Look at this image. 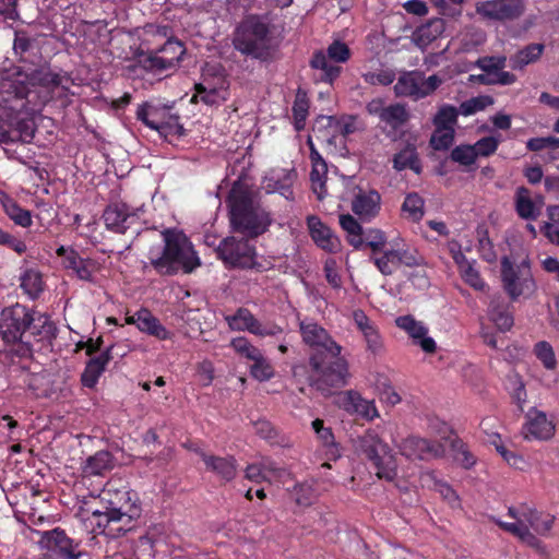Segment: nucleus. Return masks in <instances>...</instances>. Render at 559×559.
Masks as SVG:
<instances>
[{
	"label": "nucleus",
	"mask_w": 559,
	"mask_h": 559,
	"mask_svg": "<svg viewBox=\"0 0 559 559\" xmlns=\"http://www.w3.org/2000/svg\"><path fill=\"white\" fill-rule=\"evenodd\" d=\"M254 431L262 439H265L271 444L278 443V432L275 427L266 419H259L253 423Z\"/></svg>",
	"instance_id": "nucleus-64"
},
{
	"label": "nucleus",
	"mask_w": 559,
	"mask_h": 559,
	"mask_svg": "<svg viewBox=\"0 0 559 559\" xmlns=\"http://www.w3.org/2000/svg\"><path fill=\"white\" fill-rule=\"evenodd\" d=\"M103 219L108 229L119 234H126L138 223L136 215L128 213L127 206L118 203L109 204L105 209Z\"/></svg>",
	"instance_id": "nucleus-24"
},
{
	"label": "nucleus",
	"mask_w": 559,
	"mask_h": 559,
	"mask_svg": "<svg viewBox=\"0 0 559 559\" xmlns=\"http://www.w3.org/2000/svg\"><path fill=\"white\" fill-rule=\"evenodd\" d=\"M546 211L548 222H545L542 230L549 241L559 246V204L549 205Z\"/></svg>",
	"instance_id": "nucleus-49"
},
{
	"label": "nucleus",
	"mask_w": 559,
	"mask_h": 559,
	"mask_svg": "<svg viewBox=\"0 0 559 559\" xmlns=\"http://www.w3.org/2000/svg\"><path fill=\"white\" fill-rule=\"evenodd\" d=\"M142 87L168 78L186 53L183 44L173 36L169 25L146 24L142 27Z\"/></svg>",
	"instance_id": "nucleus-2"
},
{
	"label": "nucleus",
	"mask_w": 559,
	"mask_h": 559,
	"mask_svg": "<svg viewBox=\"0 0 559 559\" xmlns=\"http://www.w3.org/2000/svg\"><path fill=\"white\" fill-rule=\"evenodd\" d=\"M215 252L227 270L263 273L273 267V263L267 258L259 255L257 247L245 238L226 237L221 240Z\"/></svg>",
	"instance_id": "nucleus-8"
},
{
	"label": "nucleus",
	"mask_w": 559,
	"mask_h": 559,
	"mask_svg": "<svg viewBox=\"0 0 559 559\" xmlns=\"http://www.w3.org/2000/svg\"><path fill=\"white\" fill-rule=\"evenodd\" d=\"M160 235L165 243L163 252L157 258L150 257L152 265L159 274H190L201 265V259L185 233L164 228Z\"/></svg>",
	"instance_id": "nucleus-6"
},
{
	"label": "nucleus",
	"mask_w": 559,
	"mask_h": 559,
	"mask_svg": "<svg viewBox=\"0 0 559 559\" xmlns=\"http://www.w3.org/2000/svg\"><path fill=\"white\" fill-rule=\"evenodd\" d=\"M21 288L31 298L36 299L44 290V281L39 271L27 269L21 275Z\"/></svg>",
	"instance_id": "nucleus-43"
},
{
	"label": "nucleus",
	"mask_w": 559,
	"mask_h": 559,
	"mask_svg": "<svg viewBox=\"0 0 559 559\" xmlns=\"http://www.w3.org/2000/svg\"><path fill=\"white\" fill-rule=\"evenodd\" d=\"M116 525L114 527L118 528V532L115 533V536L111 538H118L120 536H123L128 533L136 531L139 527V520L132 514H128L124 512H121L120 509H116Z\"/></svg>",
	"instance_id": "nucleus-53"
},
{
	"label": "nucleus",
	"mask_w": 559,
	"mask_h": 559,
	"mask_svg": "<svg viewBox=\"0 0 559 559\" xmlns=\"http://www.w3.org/2000/svg\"><path fill=\"white\" fill-rule=\"evenodd\" d=\"M500 273L502 287L511 300L515 301L520 297L528 298L535 293L536 283L527 260L516 264L504 255L500 261Z\"/></svg>",
	"instance_id": "nucleus-10"
},
{
	"label": "nucleus",
	"mask_w": 559,
	"mask_h": 559,
	"mask_svg": "<svg viewBox=\"0 0 559 559\" xmlns=\"http://www.w3.org/2000/svg\"><path fill=\"white\" fill-rule=\"evenodd\" d=\"M207 471L216 474L225 481L233 480L237 475V461L233 455H209L203 450H195Z\"/></svg>",
	"instance_id": "nucleus-26"
},
{
	"label": "nucleus",
	"mask_w": 559,
	"mask_h": 559,
	"mask_svg": "<svg viewBox=\"0 0 559 559\" xmlns=\"http://www.w3.org/2000/svg\"><path fill=\"white\" fill-rule=\"evenodd\" d=\"M524 508H530V506L527 503H521L518 507L512 506L508 508V515L511 519H514L516 522L509 523L503 522L501 520H495V523L501 530L518 537L523 544L527 545L528 547L539 549L542 548L543 543L532 531L528 530V525L524 523Z\"/></svg>",
	"instance_id": "nucleus-15"
},
{
	"label": "nucleus",
	"mask_w": 559,
	"mask_h": 559,
	"mask_svg": "<svg viewBox=\"0 0 559 559\" xmlns=\"http://www.w3.org/2000/svg\"><path fill=\"white\" fill-rule=\"evenodd\" d=\"M358 455L365 457L380 479L393 481L397 476V463L390 445L374 429H367L355 442Z\"/></svg>",
	"instance_id": "nucleus-9"
},
{
	"label": "nucleus",
	"mask_w": 559,
	"mask_h": 559,
	"mask_svg": "<svg viewBox=\"0 0 559 559\" xmlns=\"http://www.w3.org/2000/svg\"><path fill=\"white\" fill-rule=\"evenodd\" d=\"M400 453L409 460H430L444 453L443 445L438 441L409 436L397 444Z\"/></svg>",
	"instance_id": "nucleus-16"
},
{
	"label": "nucleus",
	"mask_w": 559,
	"mask_h": 559,
	"mask_svg": "<svg viewBox=\"0 0 559 559\" xmlns=\"http://www.w3.org/2000/svg\"><path fill=\"white\" fill-rule=\"evenodd\" d=\"M362 79L370 85L388 86L394 82L395 73L392 70H380L378 72L364 73Z\"/></svg>",
	"instance_id": "nucleus-62"
},
{
	"label": "nucleus",
	"mask_w": 559,
	"mask_h": 559,
	"mask_svg": "<svg viewBox=\"0 0 559 559\" xmlns=\"http://www.w3.org/2000/svg\"><path fill=\"white\" fill-rule=\"evenodd\" d=\"M56 253L66 270L72 271L80 280L92 281L94 262L91 259H84L73 248L64 246H60Z\"/></svg>",
	"instance_id": "nucleus-21"
},
{
	"label": "nucleus",
	"mask_w": 559,
	"mask_h": 559,
	"mask_svg": "<svg viewBox=\"0 0 559 559\" xmlns=\"http://www.w3.org/2000/svg\"><path fill=\"white\" fill-rule=\"evenodd\" d=\"M32 86L25 99L33 111L41 110L51 102L59 100L62 107L68 106L72 78L67 72H55L48 66H41L26 74Z\"/></svg>",
	"instance_id": "nucleus-7"
},
{
	"label": "nucleus",
	"mask_w": 559,
	"mask_h": 559,
	"mask_svg": "<svg viewBox=\"0 0 559 559\" xmlns=\"http://www.w3.org/2000/svg\"><path fill=\"white\" fill-rule=\"evenodd\" d=\"M460 111L453 105L443 104L432 118V124L438 130L454 129L457 123Z\"/></svg>",
	"instance_id": "nucleus-44"
},
{
	"label": "nucleus",
	"mask_w": 559,
	"mask_h": 559,
	"mask_svg": "<svg viewBox=\"0 0 559 559\" xmlns=\"http://www.w3.org/2000/svg\"><path fill=\"white\" fill-rule=\"evenodd\" d=\"M230 346L236 353L242 357L253 360L260 357L261 350L253 346L246 337H235L230 342Z\"/></svg>",
	"instance_id": "nucleus-58"
},
{
	"label": "nucleus",
	"mask_w": 559,
	"mask_h": 559,
	"mask_svg": "<svg viewBox=\"0 0 559 559\" xmlns=\"http://www.w3.org/2000/svg\"><path fill=\"white\" fill-rule=\"evenodd\" d=\"M116 509L111 506H103L102 508H87L86 511L91 513V516L86 519L90 522L92 532L95 534H103L109 538L115 536L118 528L116 525Z\"/></svg>",
	"instance_id": "nucleus-25"
},
{
	"label": "nucleus",
	"mask_w": 559,
	"mask_h": 559,
	"mask_svg": "<svg viewBox=\"0 0 559 559\" xmlns=\"http://www.w3.org/2000/svg\"><path fill=\"white\" fill-rule=\"evenodd\" d=\"M514 205L516 214L526 221H535L540 213V207L531 198V191L523 186L515 191Z\"/></svg>",
	"instance_id": "nucleus-33"
},
{
	"label": "nucleus",
	"mask_w": 559,
	"mask_h": 559,
	"mask_svg": "<svg viewBox=\"0 0 559 559\" xmlns=\"http://www.w3.org/2000/svg\"><path fill=\"white\" fill-rule=\"evenodd\" d=\"M361 238V247H369L372 255L380 254L386 246V236L381 229L369 228L362 230Z\"/></svg>",
	"instance_id": "nucleus-47"
},
{
	"label": "nucleus",
	"mask_w": 559,
	"mask_h": 559,
	"mask_svg": "<svg viewBox=\"0 0 559 559\" xmlns=\"http://www.w3.org/2000/svg\"><path fill=\"white\" fill-rule=\"evenodd\" d=\"M336 405L338 408L367 421H372L380 416L373 400H366L356 390H346L337 394Z\"/></svg>",
	"instance_id": "nucleus-14"
},
{
	"label": "nucleus",
	"mask_w": 559,
	"mask_h": 559,
	"mask_svg": "<svg viewBox=\"0 0 559 559\" xmlns=\"http://www.w3.org/2000/svg\"><path fill=\"white\" fill-rule=\"evenodd\" d=\"M274 29L270 13L248 14L235 28L234 48L241 55L259 61H272L277 47L273 43Z\"/></svg>",
	"instance_id": "nucleus-4"
},
{
	"label": "nucleus",
	"mask_w": 559,
	"mask_h": 559,
	"mask_svg": "<svg viewBox=\"0 0 559 559\" xmlns=\"http://www.w3.org/2000/svg\"><path fill=\"white\" fill-rule=\"evenodd\" d=\"M451 158L461 165L469 166L475 163L477 152L473 145H459L452 150Z\"/></svg>",
	"instance_id": "nucleus-61"
},
{
	"label": "nucleus",
	"mask_w": 559,
	"mask_h": 559,
	"mask_svg": "<svg viewBox=\"0 0 559 559\" xmlns=\"http://www.w3.org/2000/svg\"><path fill=\"white\" fill-rule=\"evenodd\" d=\"M57 334L58 328L47 313L24 305L15 304L0 313V335L20 358L33 357L37 347L51 345Z\"/></svg>",
	"instance_id": "nucleus-1"
},
{
	"label": "nucleus",
	"mask_w": 559,
	"mask_h": 559,
	"mask_svg": "<svg viewBox=\"0 0 559 559\" xmlns=\"http://www.w3.org/2000/svg\"><path fill=\"white\" fill-rule=\"evenodd\" d=\"M0 204L8 217L17 226L27 228L32 225V213L21 207L8 193L0 190Z\"/></svg>",
	"instance_id": "nucleus-29"
},
{
	"label": "nucleus",
	"mask_w": 559,
	"mask_h": 559,
	"mask_svg": "<svg viewBox=\"0 0 559 559\" xmlns=\"http://www.w3.org/2000/svg\"><path fill=\"white\" fill-rule=\"evenodd\" d=\"M295 178V170L273 171L266 177V190L267 192H277L286 199H289L293 195L292 186Z\"/></svg>",
	"instance_id": "nucleus-38"
},
{
	"label": "nucleus",
	"mask_w": 559,
	"mask_h": 559,
	"mask_svg": "<svg viewBox=\"0 0 559 559\" xmlns=\"http://www.w3.org/2000/svg\"><path fill=\"white\" fill-rule=\"evenodd\" d=\"M353 321L357 330L361 333L366 344V350L377 357L384 353V338L374 321H372L364 310L353 311Z\"/></svg>",
	"instance_id": "nucleus-17"
},
{
	"label": "nucleus",
	"mask_w": 559,
	"mask_h": 559,
	"mask_svg": "<svg viewBox=\"0 0 559 559\" xmlns=\"http://www.w3.org/2000/svg\"><path fill=\"white\" fill-rule=\"evenodd\" d=\"M302 341L312 348V353H323L342 347L329 332L316 322H300Z\"/></svg>",
	"instance_id": "nucleus-19"
},
{
	"label": "nucleus",
	"mask_w": 559,
	"mask_h": 559,
	"mask_svg": "<svg viewBox=\"0 0 559 559\" xmlns=\"http://www.w3.org/2000/svg\"><path fill=\"white\" fill-rule=\"evenodd\" d=\"M370 259L378 271L384 276L392 275L400 267L395 248H384L380 255H371Z\"/></svg>",
	"instance_id": "nucleus-42"
},
{
	"label": "nucleus",
	"mask_w": 559,
	"mask_h": 559,
	"mask_svg": "<svg viewBox=\"0 0 559 559\" xmlns=\"http://www.w3.org/2000/svg\"><path fill=\"white\" fill-rule=\"evenodd\" d=\"M533 353L546 370H556L558 362L550 343L546 341L537 342L534 345Z\"/></svg>",
	"instance_id": "nucleus-48"
},
{
	"label": "nucleus",
	"mask_w": 559,
	"mask_h": 559,
	"mask_svg": "<svg viewBox=\"0 0 559 559\" xmlns=\"http://www.w3.org/2000/svg\"><path fill=\"white\" fill-rule=\"evenodd\" d=\"M142 123L164 136L186 135V130L180 123V116L174 111V105L163 104L158 99L142 104Z\"/></svg>",
	"instance_id": "nucleus-11"
},
{
	"label": "nucleus",
	"mask_w": 559,
	"mask_h": 559,
	"mask_svg": "<svg viewBox=\"0 0 559 559\" xmlns=\"http://www.w3.org/2000/svg\"><path fill=\"white\" fill-rule=\"evenodd\" d=\"M340 225L347 233V241L355 249L361 248L362 227L350 214L340 215Z\"/></svg>",
	"instance_id": "nucleus-45"
},
{
	"label": "nucleus",
	"mask_w": 559,
	"mask_h": 559,
	"mask_svg": "<svg viewBox=\"0 0 559 559\" xmlns=\"http://www.w3.org/2000/svg\"><path fill=\"white\" fill-rule=\"evenodd\" d=\"M397 328L404 330L412 338L418 340V344L425 353L433 354L437 349L435 340L427 336L428 329L423 322L417 321L413 316H400L395 319Z\"/></svg>",
	"instance_id": "nucleus-22"
},
{
	"label": "nucleus",
	"mask_w": 559,
	"mask_h": 559,
	"mask_svg": "<svg viewBox=\"0 0 559 559\" xmlns=\"http://www.w3.org/2000/svg\"><path fill=\"white\" fill-rule=\"evenodd\" d=\"M408 119L409 114L405 105L396 103L385 107L380 121L389 126L392 130L397 131Z\"/></svg>",
	"instance_id": "nucleus-41"
},
{
	"label": "nucleus",
	"mask_w": 559,
	"mask_h": 559,
	"mask_svg": "<svg viewBox=\"0 0 559 559\" xmlns=\"http://www.w3.org/2000/svg\"><path fill=\"white\" fill-rule=\"evenodd\" d=\"M395 249L400 266L405 265L407 267H414L424 263V258L415 248L403 245L402 247L397 246Z\"/></svg>",
	"instance_id": "nucleus-55"
},
{
	"label": "nucleus",
	"mask_w": 559,
	"mask_h": 559,
	"mask_svg": "<svg viewBox=\"0 0 559 559\" xmlns=\"http://www.w3.org/2000/svg\"><path fill=\"white\" fill-rule=\"evenodd\" d=\"M476 12L486 20L514 21L525 12L524 0H487L477 3Z\"/></svg>",
	"instance_id": "nucleus-13"
},
{
	"label": "nucleus",
	"mask_w": 559,
	"mask_h": 559,
	"mask_svg": "<svg viewBox=\"0 0 559 559\" xmlns=\"http://www.w3.org/2000/svg\"><path fill=\"white\" fill-rule=\"evenodd\" d=\"M443 32L444 21L442 19L437 17L417 27V29L413 34V39L418 47L425 48L428 45H430L433 40L439 38Z\"/></svg>",
	"instance_id": "nucleus-36"
},
{
	"label": "nucleus",
	"mask_w": 559,
	"mask_h": 559,
	"mask_svg": "<svg viewBox=\"0 0 559 559\" xmlns=\"http://www.w3.org/2000/svg\"><path fill=\"white\" fill-rule=\"evenodd\" d=\"M523 430L524 437L527 440L548 441L555 436L556 424L547 417L545 412L531 408L526 414Z\"/></svg>",
	"instance_id": "nucleus-18"
},
{
	"label": "nucleus",
	"mask_w": 559,
	"mask_h": 559,
	"mask_svg": "<svg viewBox=\"0 0 559 559\" xmlns=\"http://www.w3.org/2000/svg\"><path fill=\"white\" fill-rule=\"evenodd\" d=\"M544 49L545 46L543 44H530L525 46L510 59L512 69L521 70L527 64L536 62L542 57Z\"/></svg>",
	"instance_id": "nucleus-39"
},
{
	"label": "nucleus",
	"mask_w": 559,
	"mask_h": 559,
	"mask_svg": "<svg viewBox=\"0 0 559 559\" xmlns=\"http://www.w3.org/2000/svg\"><path fill=\"white\" fill-rule=\"evenodd\" d=\"M325 55L334 62H346L350 58L349 47L341 41L334 40L329 45Z\"/></svg>",
	"instance_id": "nucleus-63"
},
{
	"label": "nucleus",
	"mask_w": 559,
	"mask_h": 559,
	"mask_svg": "<svg viewBox=\"0 0 559 559\" xmlns=\"http://www.w3.org/2000/svg\"><path fill=\"white\" fill-rule=\"evenodd\" d=\"M488 316L495 325L502 332L511 330L514 324V319L510 311V305L506 302L501 295H496L491 298L488 307Z\"/></svg>",
	"instance_id": "nucleus-27"
},
{
	"label": "nucleus",
	"mask_w": 559,
	"mask_h": 559,
	"mask_svg": "<svg viewBox=\"0 0 559 559\" xmlns=\"http://www.w3.org/2000/svg\"><path fill=\"white\" fill-rule=\"evenodd\" d=\"M142 332H146L158 340H167L169 337V332L166 328L144 308H142Z\"/></svg>",
	"instance_id": "nucleus-51"
},
{
	"label": "nucleus",
	"mask_w": 559,
	"mask_h": 559,
	"mask_svg": "<svg viewBox=\"0 0 559 559\" xmlns=\"http://www.w3.org/2000/svg\"><path fill=\"white\" fill-rule=\"evenodd\" d=\"M392 165L396 171L411 169L415 174L419 175L423 170L417 150L411 144H407L393 155Z\"/></svg>",
	"instance_id": "nucleus-34"
},
{
	"label": "nucleus",
	"mask_w": 559,
	"mask_h": 559,
	"mask_svg": "<svg viewBox=\"0 0 559 559\" xmlns=\"http://www.w3.org/2000/svg\"><path fill=\"white\" fill-rule=\"evenodd\" d=\"M343 347L323 353H311L308 365V382L311 388L328 396L334 390L346 386L352 377L349 362L342 355Z\"/></svg>",
	"instance_id": "nucleus-5"
},
{
	"label": "nucleus",
	"mask_w": 559,
	"mask_h": 559,
	"mask_svg": "<svg viewBox=\"0 0 559 559\" xmlns=\"http://www.w3.org/2000/svg\"><path fill=\"white\" fill-rule=\"evenodd\" d=\"M326 173L328 166H314L311 168L310 179L312 183V190L319 200L324 199L326 194V186L324 181Z\"/></svg>",
	"instance_id": "nucleus-57"
},
{
	"label": "nucleus",
	"mask_w": 559,
	"mask_h": 559,
	"mask_svg": "<svg viewBox=\"0 0 559 559\" xmlns=\"http://www.w3.org/2000/svg\"><path fill=\"white\" fill-rule=\"evenodd\" d=\"M381 209V195L377 190L359 189L352 201V211L364 221H371Z\"/></svg>",
	"instance_id": "nucleus-23"
},
{
	"label": "nucleus",
	"mask_w": 559,
	"mask_h": 559,
	"mask_svg": "<svg viewBox=\"0 0 559 559\" xmlns=\"http://www.w3.org/2000/svg\"><path fill=\"white\" fill-rule=\"evenodd\" d=\"M506 62L507 58L504 56H486L478 58L475 66L490 75L503 70Z\"/></svg>",
	"instance_id": "nucleus-56"
},
{
	"label": "nucleus",
	"mask_w": 559,
	"mask_h": 559,
	"mask_svg": "<svg viewBox=\"0 0 559 559\" xmlns=\"http://www.w3.org/2000/svg\"><path fill=\"white\" fill-rule=\"evenodd\" d=\"M38 544L44 549L57 552L62 559H80L85 555L80 549V542L70 538L60 527L39 532Z\"/></svg>",
	"instance_id": "nucleus-12"
},
{
	"label": "nucleus",
	"mask_w": 559,
	"mask_h": 559,
	"mask_svg": "<svg viewBox=\"0 0 559 559\" xmlns=\"http://www.w3.org/2000/svg\"><path fill=\"white\" fill-rule=\"evenodd\" d=\"M331 61L332 60L325 55V52L318 50L313 52L310 59V67L321 71L318 76V81L332 85L340 76L342 68L333 64Z\"/></svg>",
	"instance_id": "nucleus-30"
},
{
	"label": "nucleus",
	"mask_w": 559,
	"mask_h": 559,
	"mask_svg": "<svg viewBox=\"0 0 559 559\" xmlns=\"http://www.w3.org/2000/svg\"><path fill=\"white\" fill-rule=\"evenodd\" d=\"M421 72L408 71L401 74L394 85L395 95L399 97H411L415 100L421 99Z\"/></svg>",
	"instance_id": "nucleus-28"
},
{
	"label": "nucleus",
	"mask_w": 559,
	"mask_h": 559,
	"mask_svg": "<svg viewBox=\"0 0 559 559\" xmlns=\"http://www.w3.org/2000/svg\"><path fill=\"white\" fill-rule=\"evenodd\" d=\"M424 199L418 193H408L402 204V212L406 218L418 223L424 216Z\"/></svg>",
	"instance_id": "nucleus-46"
},
{
	"label": "nucleus",
	"mask_w": 559,
	"mask_h": 559,
	"mask_svg": "<svg viewBox=\"0 0 559 559\" xmlns=\"http://www.w3.org/2000/svg\"><path fill=\"white\" fill-rule=\"evenodd\" d=\"M524 523L528 525V530L531 528L538 535L546 536L551 531L556 518L551 514H545L539 512L535 508H524Z\"/></svg>",
	"instance_id": "nucleus-35"
},
{
	"label": "nucleus",
	"mask_w": 559,
	"mask_h": 559,
	"mask_svg": "<svg viewBox=\"0 0 559 559\" xmlns=\"http://www.w3.org/2000/svg\"><path fill=\"white\" fill-rule=\"evenodd\" d=\"M307 227L313 242L322 250L335 253L341 248V242L332 229L325 225L320 217L309 215L307 217Z\"/></svg>",
	"instance_id": "nucleus-20"
},
{
	"label": "nucleus",
	"mask_w": 559,
	"mask_h": 559,
	"mask_svg": "<svg viewBox=\"0 0 559 559\" xmlns=\"http://www.w3.org/2000/svg\"><path fill=\"white\" fill-rule=\"evenodd\" d=\"M309 98L307 92L302 88H298L295 95V100L292 107L294 127L297 131L305 129L306 120L309 115Z\"/></svg>",
	"instance_id": "nucleus-40"
},
{
	"label": "nucleus",
	"mask_w": 559,
	"mask_h": 559,
	"mask_svg": "<svg viewBox=\"0 0 559 559\" xmlns=\"http://www.w3.org/2000/svg\"><path fill=\"white\" fill-rule=\"evenodd\" d=\"M454 135L455 129L438 130L435 128L430 139V144L437 151L448 150L454 141Z\"/></svg>",
	"instance_id": "nucleus-59"
},
{
	"label": "nucleus",
	"mask_w": 559,
	"mask_h": 559,
	"mask_svg": "<svg viewBox=\"0 0 559 559\" xmlns=\"http://www.w3.org/2000/svg\"><path fill=\"white\" fill-rule=\"evenodd\" d=\"M194 90L195 94L191 97V103L202 102L209 106L218 104V93L216 88H207L202 83H197Z\"/></svg>",
	"instance_id": "nucleus-60"
},
{
	"label": "nucleus",
	"mask_w": 559,
	"mask_h": 559,
	"mask_svg": "<svg viewBox=\"0 0 559 559\" xmlns=\"http://www.w3.org/2000/svg\"><path fill=\"white\" fill-rule=\"evenodd\" d=\"M492 104L493 98L491 96L480 95L462 102L459 107V111L461 115L467 117L486 109L488 106H491Z\"/></svg>",
	"instance_id": "nucleus-52"
},
{
	"label": "nucleus",
	"mask_w": 559,
	"mask_h": 559,
	"mask_svg": "<svg viewBox=\"0 0 559 559\" xmlns=\"http://www.w3.org/2000/svg\"><path fill=\"white\" fill-rule=\"evenodd\" d=\"M230 226L248 238H258L272 224L271 214L258 202L252 190L235 182L226 198Z\"/></svg>",
	"instance_id": "nucleus-3"
},
{
	"label": "nucleus",
	"mask_w": 559,
	"mask_h": 559,
	"mask_svg": "<svg viewBox=\"0 0 559 559\" xmlns=\"http://www.w3.org/2000/svg\"><path fill=\"white\" fill-rule=\"evenodd\" d=\"M109 360L110 355L108 349L90 359L81 376L83 386L90 389L94 388Z\"/></svg>",
	"instance_id": "nucleus-37"
},
{
	"label": "nucleus",
	"mask_w": 559,
	"mask_h": 559,
	"mask_svg": "<svg viewBox=\"0 0 559 559\" xmlns=\"http://www.w3.org/2000/svg\"><path fill=\"white\" fill-rule=\"evenodd\" d=\"M312 429L314 430L318 440L324 449L325 455L329 460H337L341 456L340 447L335 442V437L332 428L324 426V420L316 418L311 423Z\"/></svg>",
	"instance_id": "nucleus-31"
},
{
	"label": "nucleus",
	"mask_w": 559,
	"mask_h": 559,
	"mask_svg": "<svg viewBox=\"0 0 559 559\" xmlns=\"http://www.w3.org/2000/svg\"><path fill=\"white\" fill-rule=\"evenodd\" d=\"M114 460L109 451L100 450L88 456L82 465L84 476H102L112 469Z\"/></svg>",
	"instance_id": "nucleus-32"
},
{
	"label": "nucleus",
	"mask_w": 559,
	"mask_h": 559,
	"mask_svg": "<svg viewBox=\"0 0 559 559\" xmlns=\"http://www.w3.org/2000/svg\"><path fill=\"white\" fill-rule=\"evenodd\" d=\"M260 321L247 308H239L230 319V326L236 330H247L254 333Z\"/></svg>",
	"instance_id": "nucleus-50"
},
{
	"label": "nucleus",
	"mask_w": 559,
	"mask_h": 559,
	"mask_svg": "<svg viewBox=\"0 0 559 559\" xmlns=\"http://www.w3.org/2000/svg\"><path fill=\"white\" fill-rule=\"evenodd\" d=\"M253 364L250 366V374L252 378L259 381H267L274 376V368L271 362L260 354V357H257L252 360Z\"/></svg>",
	"instance_id": "nucleus-54"
}]
</instances>
